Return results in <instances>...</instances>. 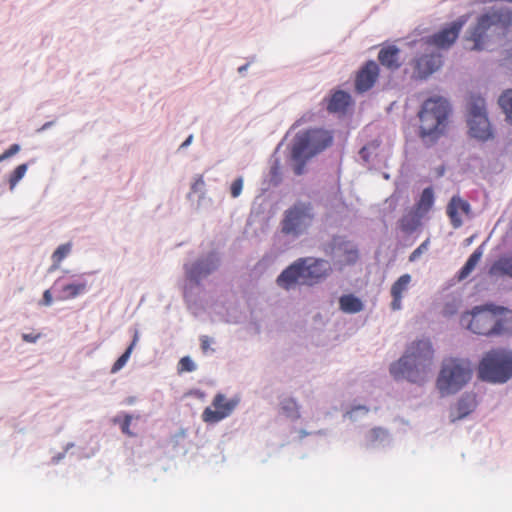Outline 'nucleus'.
Masks as SVG:
<instances>
[{
  "label": "nucleus",
  "mask_w": 512,
  "mask_h": 512,
  "mask_svg": "<svg viewBox=\"0 0 512 512\" xmlns=\"http://www.w3.org/2000/svg\"><path fill=\"white\" fill-rule=\"evenodd\" d=\"M433 348L430 340L412 342L397 361L391 363L389 372L396 380H407L413 384H423L431 373Z\"/></svg>",
  "instance_id": "f257e3e1"
},
{
  "label": "nucleus",
  "mask_w": 512,
  "mask_h": 512,
  "mask_svg": "<svg viewBox=\"0 0 512 512\" xmlns=\"http://www.w3.org/2000/svg\"><path fill=\"white\" fill-rule=\"evenodd\" d=\"M512 24V12L507 7L493 8L480 15L467 30V40L473 42L471 50H488L500 42Z\"/></svg>",
  "instance_id": "f03ea898"
},
{
  "label": "nucleus",
  "mask_w": 512,
  "mask_h": 512,
  "mask_svg": "<svg viewBox=\"0 0 512 512\" xmlns=\"http://www.w3.org/2000/svg\"><path fill=\"white\" fill-rule=\"evenodd\" d=\"M450 113L449 102L441 96L430 97L422 103L417 116L418 137L424 146L432 147L446 134Z\"/></svg>",
  "instance_id": "7ed1b4c3"
},
{
  "label": "nucleus",
  "mask_w": 512,
  "mask_h": 512,
  "mask_svg": "<svg viewBox=\"0 0 512 512\" xmlns=\"http://www.w3.org/2000/svg\"><path fill=\"white\" fill-rule=\"evenodd\" d=\"M333 143L332 134L321 128L299 131L289 144L290 160L295 175L306 172V164Z\"/></svg>",
  "instance_id": "20e7f679"
},
{
  "label": "nucleus",
  "mask_w": 512,
  "mask_h": 512,
  "mask_svg": "<svg viewBox=\"0 0 512 512\" xmlns=\"http://www.w3.org/2000/svg\"><path fill=\"white\" fill-rule=\"evenodd\" d=\"M504 309L501 307L477 306L471 312L462 314L460 322L463 327L478 335H502L507 332L505 321L497 315Z\"/></svg>",
  "instance_id": "39448f33"
},
{
  "label": "nucleus",
  "mask_w": 512,
  "mask_h": 512,
  "mask_svg": "<svg viewBox=\"0 0 512 512\" xmlns=\"http://www.w3.org/2000/svg\"><path fill=\"white\" fill-rule=\"evenodd\" d=\"M222 254L217 249L199 253L183 264L185 276V293L188 287H200L203 281L215 274L222 265Z\"/></svg>",
  "instance_id": "423d86ee"
},
{
  "label": "nucleus",
  "mask_w": 512,
  "mask_h": 512,
  "mask_svg": "<svg viewBox=\"0 0 512 512\" xmlns=\"http://www.w3.org/2000/svg\"><path fill=\"white\" fill-rule=\"evenodd\" d=\"M478 377L489 383H505L512 377V352L506 349H493L480 361Z\"/></svg>",
  "instance_id": "0eeeda50"
},
{
  "label": "nucleus",
  "mask_w": 512,
  "mask_h": 512,
  "mask_svg": "<svg viewBox=\"0 0 512 512\" xmlns=\"http://www.w3.org/2000/svg\"><path fill=\"white\" fill-rule=\"evenodd\" d=\"M470 363L463 359H448L442 364L437 378V388L441 395H451L460 391L471 379Z\"/></svg>",
  "instance_id": "6e6552de"
},
{
  "label": "nucleus",
  "mask_w": 512,
  "mask_h": 512,
  "mask_svg": "<svg viewBox=\"0 0 512 512\" xmlns=\"http://www.w3.org/2000/svg\"><path fill=\"white\" fill-rule=\"evenodd\" d=\"M314 220V208L310 202H296L283 214L281 233L295 240L304 235Z\"/></svg>",
  "instance_id": "1a4fd4ad"
},
{
  "label": "nucleus",
  "mask_w": 512,
  "mask_h": 512,
  "mask_svg": "<svg viewBox=\"0 0 512 512\" xmlns=\"http://www.w3.org/2000/svg\"><path fill=\"white\" fill-rule=\"evenodd\" d=\"M323 251L331 258L334 265L340 267L354 264L358 259L356 245L343 236H334L323 245Z\"/></svg>",
  "instance_id": "9d476101"
},
{
  "label": "nucleus",
  "mask_w": 512,
  "mask_h": 512,
  "mask_svg": "<svg viewBox=\"0 0 512 512\" xmlns=\"http://www.w3.org/2000/svg\"><path fill=\"white\" fill-rule=\"evenodd\" d=\"M239 402L240 398L237 396L227 400L224 394L218 393L212 401V405L215 409L213 410L210 407L205 408L202 413V419L206 423H218L229 417L238 406Z\"/></svg>",
  "instance_id": "9b49d317"
},
{
  "label": "nucleus",
  "mask_w": 512,
  "mask_h": 512,
  "mask_svg": "<svg viewBox=\"0 0 512 512\" xmlns=\"http://www.w3.org/2000/svg\"><path fill=\"white\" fill-rule=\"evenodd\" d=\"M302 260L304 285L312 286L325 280L332 272V265L322 258L306 257Z\"/></svg>",
  "instance_id": "f8f14e48"
},
{
  "label": "nucleus",
  "mask_w": 512,
  "mask_h": 512,
  "mask_svg": "<svg viewBox=\"0 0 512 512\" xmlns=\"http://www.w3.org/2000/svg\"><path fill=\"white\" fill-rule=\"evenodd\" d=\"M462 26L463 22L454 21L448 27L442 29L438 33L421 39L419 44L421 47L426 46V50L430 48L436 50L439 48H448L456 41Z\"/></svg>",
  "instance_id": "ddd939ff"
},
{
  "label": "nucleus",
  "mask_w": 512,
  "mask_h": 512,
  "mask_svg": "<svg viewBox=\"0 0 512 512\" xmlns=\"http://www.w3.org/2000/svg\"><path fill=\"white\" fill-rule=\"evenodd\" d=\"M302 263V260L299 258L286 267L276 278L277 286L289 291L295 288L298 284L304 285Z\"/></svg>",
  "instance_id": "4468645a"
},
{
  "label": "nucleus",
  "mask_w": 512,
  "mask_h": 512,
  "mask_svg": "<svg viewBox=\"0 0 512 512\" xmlns=\"http://www.w3.org/2000/svg\"><path fill=\"white\" fill-rule=\"evenodd\" d=\"M415 61V71L420 78H426L442 66V55L436 49H428Z\"/></svg>",
  "instance_id": "2eb2a0df"
},
{
  "label": "nucleus",
  "mask_w": 512,
  "mask_h": 512,
  "mask_svg": "<svg viewBox=\"0 0 512 512\" xmlns=\"http://www.w3.org/2000/svg\"><path fill=\"white\" fill-rule=\"evenodd\" d=\"M468 134L480 142H487L494 139V130L489 116L481 118L466 119Z\"/></svg>",
  "instance_id": "dca6fc26"
},
{
  "label": "nucleus",
  "mask_w": 512,
  "mask_h": 512,
  "mask_svg": "<svg viewBox=\"0 0 512 512\" xmlns=\"http://www.w3.org/2000/svg\"><path fill=\"white\" fill-rule=\"evenodd\" d=\"M379 75V67L375 61H368L357 73L355 80V89L363 93L371 89Z\"/></svg>",
  "instance_id": "f3484780"
},
{
  "label": "nucleus",
  "mask_w": 512,
  "mask_h": 512,
  "mask_svg": "<svg viewBox=\"0 0 512 512\" xmlns=\"http://www.w3.org/2000/svg\"><path fill=\"white\" fill-rule=\"evenodd\" d=\"M477 406L476 397L473 393H464L450 411V421L462 420L471 414Z\"/></svg>",
  "instance_id": "a211bd4d"
},
{
  "label": "nucleus",
  "mask_w": 512,
  "mask_h": 512,
  "mask_svg": "<svg viewBox=\"0 0 512 512\" xmlns=\"http://www.w3.org/2000/svg\"><path fill=\"white\" fill-rule=\"evenodd\" d=\"M470 211V204L459 196H453L446 208V213L455 229L460 228L463 225V221L459 213L462 212L464 214H469Z\"/></svg>",
  "instance_id": "6ab92c4d"
},
{
  "label": "nucleus",
  "mask_w": 512,
  "mask_h": 512,
  "mask_svg": "<svg viewBox=\"0 0 512 512\" xmlns=\"http://www.w3.org/2000/svg\"><path fill=\"white\" fill-rule=\"evenodd\" d=\"M487 116L488 109L486 99L479 94H470L466 102L465 119L481 118Z\"/></svg>",
  "instance_id": "aec40b11"
},
{
  "label": "nucleus",
  "mask_w": 512,
  "mask_h": 512,
  "mask_svg": "<svg viewBox=\"0 0 512 512\" xmlns=\"http://www.w3.org/2000/svg\"><path fill=\"white\" fill-rule=\"evenodd\" d=\"M88 289V281L80 276L62 287L63 299H75L85 294Z\"/></svg>",
  "instance_id": "412c9836"
},
{
  "label": "nucleus",
  "mask_w": 512,
  "mask_h": 512,
  "mask_svg": "<svg viewBox=\"0 0 512 512\" xmlns=\"http://www.w3.org/2000/svg\"><path fill=\"white\" fill-rule=\"evenodd\" d=\"M351 101L349 93L343 90L335 91L328 100L327 110L331 113L345 112Z\"/></svg>",
  "instance_id": "4be33fe9"
},
{
  "label": "nucleus",
  "mask_w": 512,
  "mask_h": 512,
  "mask_svg": "<svg viewBox=\"0 0 512 512\" xmlns=\"http://www.w3.org/2000/svg\"><path fill=\"white\" fill-rule=\"evenodd\" d=\"M399 52L400 50L396 46H388L379 51L378 59L386 68L396 70L401 65L399 62Z\"/></svg>",
  "instance_id": "5701e85b"
},
{
  "label": "nucleus",
  "mask_w": 512,
  "mask_h": 512,
  "mask_svg": "<svg viewBox=\"0 0 512 512\" xmlns=\"http://www.w3.org/2000/svg\"><path fill=\"white\" fill-rule=\"evenodd\" d=\"M491 276L512 278V253L499 257L490 267Z\"/></svg>",
  "instance_id": "b1692460"
},
{
  "label": "nucleus",
  "mask_w": 512,
  "mask_h": 512,
  "mask_svg": "<svg viewBox=\"0 0 512 512\" xmlns=\"http://www.w3.org/2000/svg\"><path fill=\"white\" fill-rule=\"evenodd\" d=\"M391 441L387 430L383 428H374L366 435V445L371 448L384 447Z\"/></svg>",
  "instance_id": "393cba45"
},
{
  "label": "nucleus",
  "mask_w": 512,
  "mask_h": 512,
  "mask_svg": "<svg viewBox=\"0 0 512 512\" xmlns=\"http://www.w3.org/2000/svg\"><path fill=\"white\" fill-rule=\"evenodd\" d=\"M340 309L344 313L355 314L363 310L362 301L353 294L343 295L339 298Z\"/></svg>",
  "instance_id": "a878e982"
},
{
  "label": "nucleus",
  "mask_w": 512,
  "mask_h": 512,
  "mask_svg": "<svg viewBox=\"0 0 512 512\" xmlns=\"http://www.w3.org/2000/svg\"><path fill=\"white\" fill-rule=\"evenodd\" d=\"M483 255V244L477 247L473 253L469 256L464 266L459 272V278L465 279L474 270L477 263L480 261Z\"/></svg>",
  "instance_id": "bb28decb"
},
{
  "label": "nucleus",
  "mask_w": 512,
  "mask_h": 512,
  "mask_svg": "<svg viewBox=\"0 0 512 512\" xmlns=\"http://www.w3.org/2000/svg\"><path fill=\"white\" fill-rule=\"evenodd\" d=\"M498 105L505 115V121L512 125V88L501 93L498 98Z\"/></svg>",
  "instance_id": "cd10ccee"
},
{
  "label": "nucleus",
  "mask_w": 512,
  "mask_h": 512,
  "mask_svg": "<svg viewBox=\"0 0 512 512\" xmlns=\"http://www.w3.org/2000/svg\"><path fill=\"white\" fill-rule=\"evenodd\" d=\"M280 408L283 414L288 418L298 419L300 417L297 402L293 398H285L280 403Z\"/></svg>",
  "instance_id": "c85d7f7f"
},
{
  "label": "nucleus",
  "mask_w": 512,
  "mask_h": 512,
  "mask_svg": "<svg viewBox=\"0 0 512 512\" xmlns=\"http://www.w3.org/2000/svg\"><path fill=\"white\" fill-rule=\"evenodd\" d=\"M411 282L410 274L401 275L391 287V295L402 296L403 292L407 291Z\"/></svg>",
  "instance_id": "c756f323"
},
{
  "label": "nucleus",
  "mask_w": 512,
  "mask_h": 512,
  "mask_svg": "<svg viewBox=\"0 0 512 512\" xmlns=\"http://www.w3.org/2000/svg\"><path fill=\"white\" fill-rule=\"evenodd\" d=\"M194 194L203 195L207 194L206 183L202 175H196L190 186V192L187 194V199L191 200Z\"/></svg>",
  "instance_id": "7c9ffc66"
},
{
  "label": "nucleus",
  "mask_w": 512,
  "mask_h": 512,
  "mask_svg": "<svg viewBox=\"0 0 512 512\" xmlns=\"http://www.w3.org/2000/svg\"><path fill=\"white\" fill-rule=\"evenodd\" d=\"M28 170V164L23 163L18 165L13 172L11 173L9 177V188L10 190H14V188L17 186V184L23 179L26 172Z\"/></svg>",
  "instance_id": "2f4dec72"
},
{
  "label": "nucleus",
  "mask_w": 512,
  "mask_h": 512,
  "mask_svg": "<svg viewBox=\"0 0 512 512\" xmlns=\"http://www.w3.org/2000/svg\"><path fill=\"white\" fill-rule=\"evenodd\" d=\"M434 203V192L431 187L425 188L420 196L418 207L425 212L428 211Z\"/></svg>",
  "instance_id": "473e14b6"
},
{
  "label": "nucleus",
  "mask_w": 512,
  "mask_h": 512,
  "mask_svg": "<svg viewBox=\"0 0 512 512\" xmlns=\"http://www.w3.org/2000/svg\"><path fill=\"white\" fill-rule=\"evenodd\" d=\"M72 251V243L67 242L59 245L51 255V260L62 262Z\"/></svg>",
  "instance_id": "72a5a7b5"
},
{
  "label": "nucleus",
  "mask_w": 512,
  "mask_h": 512,
  "mask_svg": "<svg viewBox=\"0 0 512 512\" xmlns=\"http://www.w3.org/2000/svg\"><path fill=\"white\" fill-rule=\"evenodd\" d=\"M197 196L198 198L196 202L193 204V208L196 212H203L212 207L213 200L211 197H208L207 194Z\"/></svg>",
  "instance_id": "f704fd0d"
},
{
  "label": "nucleus",
  "mask_w": 512,
  "mask_h": 512,
  "mask_svg": "<svg viewBox=\"0 0 512 512\" xmlns=\"http://www.w3.org/2000/svg\"><path fill=\"white\" fill-rule=\"evenodd\" d=\"M269 173L270 182L277 185L281 181V167L279 159H272Z\"/></svg>",
  "instance_id": "c9c22d12"
},
{
  "label": "nucleus",
  "mask_w": 512,
  "mask_h": 512,
  "mask_svg": "<svg viewBox=\"0 0 512 512\" xmlns=\"http://www.w3.org/2000/svg\"><path fill=\"white\" fill-rule=\"evenodd\" d=\"M133 351H131V347H127L125 352L115 361L111 368V373H117L120 371L128 362L131 354Z\"/></svg>",
  "instance_id": "e433bc0d"
},
{
  "label": "nucleus",
  "mask_w": 512,
  "mask_h": 512,
  "mask_svg": "<svg viewBox=\"0 0 512 512\" xmlns=\"http://www.w3.org/2000/svg\"><path fill=\"white\" fill-rule=\"evenodd\" d=\"M369 409L364 405H357L351 408L350 411L346 412L345 416L349 417L352 421H356L359 418L367 415Z\"/></svg>",
  "instance_id": "4c0bfd02"
},
{
  "label": "nucleus",
  "mask_w": 512,
  "mask_h": 512,
  "mask_svg": "<svg viewBox=\"0 0 512 512\" xmlns=\"http://www.w3.org/2000/svg\"><path fill=\"white\" fill-rule=\"evenodd\" d=\"M197 369L195 362L189 356H184L179 361V372H193Z\"/></svg>",
  "instance_id": "58836bf2"
},
{
  "label": "nucleus",
  "mask_w": 512,
  "mask_h": 512,
  "mask_svg": "<svg viewBox=\"0 0 512 512\" xmlns=\"http://www.w3.org/2000/svg\"><path fill=\"white\" fill-rule=\"evenodd\" d=\"M243 177H237L230 185V194L233 198H237L241 195L243 190Z\"/></svg>",
  "instance_id": "ea45409f"
},
{
  "label": "nucleus",
  "mask_w": 512,
  "mask_h": 512,
  "mask_svg": "<svg viewBox=\"0 0 512 512\" xmlns=\"http://www.w3.org/2000/svg\"><path fill=\"white\" fill-rule=\"evenodd\" d=\"M429 240H425L421 243L409 256V261H416L421 254L428 249Z\"/></svg>",
  "instance_id": "a19ab883"
},
{
  "label": "nucleus",
  "mask_w": 512,
  "mask_h": 512,
  "mask_svg": "<svg viewBox=\"0 0 512 512\" xmlns=\"http://www.w3.org/2000/svg\"><path fill=\"white\" fill-rule=\"evenodd\" d=\"M21 150V147L19 144H12L4 153L0 155V162L11 158L12 156L16 155Z\"/></svg>",
  "instance_id": "79ce46f5"
},
{
  "label": "nucleus",
  "mask_w": 512,
  "mask_h": 512,
  "mask_svg": "<svg viewBox=\"0 0 512 512\" xmlns=\"http://www.w3.org/2000/svg\"><path fill=\"white\" fill-rule=\"evenodd\" d=\"M401 228L405 232H412L416 229V223L412 217H404L401 219Z\"/></svg>",
  "instance_id": "37998d69"
},
{
  "label": "nucleus",
  "mask_w": 512,
  "mask_h": 512,
  "mask_svg": "<svg viewBox=\"0 0 512 512\" xmlns=\"http://www.w3.org/2000/svg\"><path fill=\"white\" fill-rule=\"evenodd\" d=\"M501 66L512 71V47L505 51V56L501 60Z\"/></svg>",
  "instance_id": "c03bdc74"
},
{
  "label": "nucleus",
  "mask_w": 512,
  "mask_h": 512,
  "mask_svg": "<svg viewBox=\"0 0 512 512\" xmlns=\"http://www.w3.org/2000/svg\"><path fill=\"white\" fill-rule=\"evenodd\" d=\"M53 303V297L51 291L49 289L45 290L43 293L42 300L39 302V305L42 306H51Z\"/></svg>",
  "instance_id": "a18cd8bd"
},
{
  "label": "nucleus",
  "mask_w": 512,
  "mask_h": 512,
  "mask_svg": "<svg viewBox=\"0 0 512 512\" xmlns=\"http://www.w3.org/2000/svg\"><path fill=\"white\" fill-rule=\"evenodd\" d=\"M74 446H75L74 443H72V442L68 443L64 449V452H61V453H58L57 455H55L52 458V462L55 464L59 463L65 457V453L68 452Z\"/></svg>",
  "instance_id": "49530a36"
},
{
  "label": "nucleus",
  "mask_w": 512,
  "mask_h": 512,
  "mask_svg": "<svg viewBox=\"0 0 512 512\" xmlns=\"http://www.w3.org/2000/svg\"><path fill=\"white\" fill-rule=\"evenodd\" d=\"M131 421H132V416L131 415H126L125 418H124V421L122 423V426H121L122 432L127 434V435H131L132 434L130 432V430H129V426H130Z\"/></svg>",
  "instance_id": "de8ad7c7"
},
{
  "label": "nucleus",
  "mask_w": 512,
  "mask_h": 512,
  "mask_svg": "<svg viewBox=\"0 0 512 512\" xmlns=\"http://www.w3.org/2000/svg\"><path fill=\"white\" fill-rule=\"evenodd\" d=\"M40 338V335H33L29 333L22 334V340L28 343H36L37 340Z\"/></svg>",
  "instance_id": "09e8293b"
},
{
  "label": "nucleus",
  "mask_w": 512,
  "mask_h": 512,
  "mask_svg": "<svg viewBox=\"0 0 512 512\" xmlns=\"http://www.w3.org/2000/svg\"><path fill=\"white\" fill-rule=\"evenodd\" d=\"M393 300L391 302V308L393 310H399L401 308L402 296L391 295Z\"/></svg>",
  "instance_id": "8fccbe9b"
},
{
  "label": "nucleus",
  "mask_w": 512,
  "mask_h": 512,
  "mask_svg": "<svg viewBox=\"0 0 512 512\" xmlns=\"http://www.w3.org/2000/svg\"><path fill=\"white\" fill-rule=\"evenodd\" d=\"M201 348L204 352H207L210 348L211 339L208 336H202L200 338Z\"/></svg>",
  "instance_id": "3c124183"
},
{
  "label": "nucleus",
  "mask_w": 512,
  "mask_h": 512,
  "mask_svg": "<svg viewBox=\"0 0 512 512\" xmlns=\"http://www.w3.org/2000/svg\"><path fill=\"white\" fill-rule=\"evenodd\" d=\"M139 341V331L137 329L134 330L133 339L128 347H131V351L134 350L135 346Z\"/></svg>",
  "instance_id": "603ef678"
},
{
  "label": "nucleus",
  "mask_w": 512,
  "mask_h": 512,
  "mask_svg": "<svg viewBox=\"0 0 512 512\" xmlns=\"http://www.w3.org/2000/svg\"><path fill=\"white\" fill-rule=\"evenodd\" d=\"M359 156L365 161V162H368L369 161V152H368V149L366 147H362L359 151Z\"/></svg>",
  "instance_id": "864d4df0"
},
{
  "label": "nucleus",
  "mask_w": 512,
  "mask_h": 512,
  "mask_svg": "<svg viewBox=\"0 0 512 512\" xmlns=\"http://www.w3.org/2000/svg\"><path fill=\"white\" fill-rule=\"evenodd\" d=\"M55 124V121H48L44 123L40 128L37 129L38 133H41L49 128H51Z\"/></svg>",
  "instance_id": "5fc2aeb1"
},
{
  "label": "nucleus",
  "mask_w": 512,
  "mask_h": 512,
  "mask_svg": "<svg viewBox=\"0 0 512 512\" xmlns=\"http://www.w3.org/2000/svg\"><path fill=\"white\" fill-rule=\"evenodd\" d=\"M52 264L48 268V273H52L60 268L61 262H56V260H51Z\"/></svg>",
  "instance_id": "6e6d98bb"
},
{
  "label": "nucleus",
  "mask_w": 512,
  "mask_h": 512,
  "mask_svg": "<svg viewBox=\"0 0 512 512\" xmlns=\"http://www.w3.org/2000/svg\"><path fill=\"white\" fill-rule=\"evenodd\" d=\"M192 141H193V135L191 134V135H189V136L186 138V140H185V141L180 145V149H182V148H187L188 146H190V145H191Z\"/></svg>",
  "instance_id": "4d7b16f0"
},
{
  "label": "nucleus",
  "mask_w": 512,
  "mask_h": 512,
  "mask_svg": "<svg viewBox=\"0 0 512 512\" xmlns=\"http://www.w3.org/2000/svg\"><path fill=\"white\" fill-rule=\"evenodd\" d=\"M249 65H250L249 63H246V64L240 66L238 68V73L241 74V75H244V73L248 70Z\"/></svg>",
  "instance_id": "13d9d810"
},
{
  "label": "nucleus",
  "mask_w": 512,
  "mask_h": 512,
  "mask_svg": "<svg viewBox=\"0 0 512 512\" xmlns=\"http://www.w3.org/2000/svg\"><path fill=\"white\" fill-rule=\"evenodd\" d=\"M299 434H300V437H301V438H304V437H306L307 435H309L310 433H309V432H307L306 430H300V431H299Z\"/></svg>",
  "instance_id": "bf43d9fd"
},
{
  "label": "nucleus",
  "mask_w": 512,
  "mask_h": 512,
  "mask_svg": "<svg viewBox=\"0 0 512 512\" xmlns=\"http://www.w3.org/2000/svg\"><path fill=\"white\" fill-rule=\"evenodd\" d=\"M301 120H297L292 126L291 129H294L300 125Z\"/></svg>",
  "instance_id": "052dcab7"
},
{
  "label": "nucleus",
  "mask_w": 512,
  "mask_h": 512,
  "mask_svg": "<svg viewBox=\"0 0 512 512\" xmlns=\"http://www.w3.org/2000/svg\"><path fill=\"white\" fill-rule=\"evenodd\" d=\"M443 172H444V169L442 168L441 170H439V174L440 175H443Z\"/></svg>",
  "instance_id": "680f3d73"
}]
</instances>
